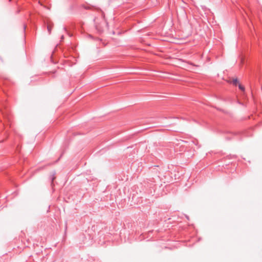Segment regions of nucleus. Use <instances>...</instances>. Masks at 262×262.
Returning <instances> with one entry per match:
<instances>
[{
    "label": "nucleus",
    "mask_w": 262,
    "mask_h": 262,
    "mask_svg": "<svg viewBox=\"0 0 262 262\" xmlns=\"http://www.w3.org/2000/svg\"><path fill=\"white\" fill-rule=\"evenodd\" d=\"M52 27H53V25H50L49 23H48L47 29H48L49 33H51Z\"/></svg>",
    "instance_id": "obj_1"
},
{
    "label": "nucleus",
    "mask_w": 262,
    "mask_h": 262,
    "mask_svg": "<svg viewBox=\"0 0 262 262\" xmlns=\"http://www.w3.org/2000/svg\"><path fill=\"white\" fill-rule=\"evenodd\" d=\"M238 86L239 89L241 90H242V91H245V88L242 85H241L240 83L238 84Z\"/></svg>",
    "instance_id": "obj_2"
},
{
    "label": "nucleus",
    "mask_w": 262,
    "mask_h": 262,
    "mask_svg": "<svg viewBox=\"0 0 262 262\" xmlns=\"http://www.w3.org/2000/svg\"><path fill=\"white\" fill-rule=\"evenodd\" d=\"M233 83L235 85H236V84H238L239 83H238V80L237 79H235L233 80Z\"/></svg>",
    "instance_id": "obj_3"
},
{
    "label": "nucleus",
    "mask_w": 262,
    "mask_h": 262,
    "mask_svg": "<svg viewBox=\"0 0 262 262\" xmlns=\"http://www.w3.org/2000/svg\"><path fill=\"white\" fill-rule=\"evenodd\" d=\"M244 59H242L241 63H244Z\"/></svg>",
    "instance_id": "obj_4"
}]
</instances>
